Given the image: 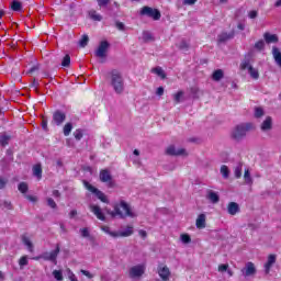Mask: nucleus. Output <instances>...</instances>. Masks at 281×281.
Wrapping results in <instances>:
<instances>
[{
  "label": "nucleus",
  "instance_id": "obj_39",
  "mask_svg": "<svg viewBox=\"0 0 281 281\" xmlns=\"http://www.w3.org/2000/svg\"><path fill=\"white\" fill-rule=\"evenodd\" d=\"M251 60L249 59V57H246L241 64H240V69L245 70V69H249Z\"/></svg>",
  "mask_w": 281,
  "mask_h": 281
},
{
  "label": "nucleus",
  "instance_id": "obj_20",
  "mask_svg": "<svg viewBox=\"0 0 281 281\" xmlns=\"http://www.w3.org/2000/svg\"><path fill=\"white\" fill-rule=\"evenodd\" d=\"M271 128H273V121L271 116H268L261 124V131H271Z\"/></svg>",
  "mask_w": 281,
  "mask_h": 281
},
{
  "label": "nucleus",
  "instance_id": "obj_48",
  "mask_svg": "<svg viewBox=\"0 0 281 281\" xmlns=\"http://www.w3.org/2000/svg\"><path fill=\"white\" fill-rule=\"evenodd\" d=\"M265 115V110L262 108H255V117H262Z\"/></svg>",
  "mask_w": 281,
  "mask_h": 281
},
{
  "label": "nucleus",
  "instance_id": "obj_3",
  "mask_svg": "<svg viewBox=\"0 0 281 281\" xmlns=\"http://www.w3.org/2000/svg\"><path fill=\"white\" fill-rule=\"evenodd\" d=\"M252 128L254 124L251 123L239 124L232 131L231 137L235 142H240V139L247 136V131H251Z\"/></svg>",
  "mask_w": 281,
  "mask_h": 281
},
{
  "label": "nucleus",
  "instance_id": "obj_56",
  "mask_svg": "<svg viewBox=\"0 0 281 281\" xmlns=\"http://www.w3.org/2000/svg\"><path fill=\"white\" fill-rule=\"evenodd\" d=\"M7 184H8V180L0 178V190H3V188H5Z\"/></svg>",
  "mask_w": 281,
  "mask_h": 281
},
{
  "label": "nucleus",
  "instance_id": "obj_28",
  "mask_svg": "<svg viewBox=\"0 0 281 281\" xmlns=\"http://www.w3.org/2000/svg\"><path fill=\"white\" fill-rule=\"evenodd\" d=\"M232 38H234V34L222 33L218 35V43H226Z\"/></svg>",
  "mask_w": 281,
  "mask_h": 281
},
{
  "label": "nucleus",
  "instance_id": "obj_4",
  "mask_svg": "<svg viewBox=\"0 0 281 281\" xmlns=\"http://www.w3.org/2000/svg\"><path fill=\"white\" fill-rule=\"evenodd\" d=\"M83 186L86 189H88L89 192L94 194L97 199H100L102 203H109V198H106V194L104 192L100 191L98 188L93 187L89 181L83 180Z\"/></svg>",
  "mask_w": 281,
  "mask_h": 281
},
{
  "label": "nucleus",
  "instance_id": "obj_5",
  "mask_svg": "<svg viewBox=\"0 0 281 281\" xmlns=\"http://www.w3.org/2000/svg\"><path fill=\"white\" fill-rule=\"evenodd\" d=\"M142 16H148L154 21H159L161 19V12L158 9H153L150 7H143L140 10Z\"/></svg>",
  "mask_w": 281,
  "mask_h": 281
},
{
  "label": "nucleus",
  "instance_id": "obj_24",
  "mask_svg": "<svg viewBox=\"0 0 281 281\" xmlns=\"http://www.w3.org/2000/svg\"><path fill=\"white\" fill-rule=\"evenodd\" d=\"M22 243L27 247L29 251H34V244H32V240H30V237L26 235H22Z\"/></svg>",
  "mask_w": 281,
  "mask_h": 281
},
{
  "label": "nucleus",
  "instance_id": "obj_42",
  "mask_svg": "<svg viewBox=\"0 0 281 281\" xmlns=\"http://www.w3.org/2000/svg\"><path fill=\"white\" fill-rule=\"evenodd\" d=\"M102 229L112 238H117V232H112L111 228H109V226H103Z\"/></svg>",
  "mask_w": 281,
  "mask_h": 281
},
{
  "label": "nucleus",
  "instance_id": "obj_6",
  "mask_svg": "<svg viewBox=\"0 0 281 281\" xmlns=\"http://www.w3.org/2000/svg\"><path fill=\"white\" fill-rule=\"evenodd\" d=\"M99 179L102 183H108V188H115V181H113V176L108 169H102L99 173Z\"/></svg>",
  "mask_w": 281,
  "mask_h": 281
},
{
  "label": "nucleus",
  "instance_id": "obj_25",
  "mask_svg": "<svg viewBox=\"0 0 281 281\" xmlns=\"http://www.w3.org/2000/svg\"><path fill=\"white\" fill-rule=\"evenodd\" d=\"M225 76V72H223V69H217L213 72L212 78L215 82H220V80H223Z\"/></svg>",
  "mask_w": 281,
  "mask_h": 281
},
{
  "label": "nucleus",
  "instance_id": "obj_2",
  "mask_svg": "<svg viewBox=\"0 0 281 281\" xmlns=\"http://www.w3.org/2000/svg\"><path fill=\"white\" fill-rule=\"evenodd\" d=\"M109 81L110 86L112 87L113 91L117 95H122L124 93V77H122V72L119 70H112L109 74Z\"/></svg>",
  "mask_w": 281,
  "mask_h": 281
},
{
  "label": "nucleus",
  "instance_id": "obj_55",
  "mask_svg": "<svg viewBox=\"0 0 281 281\" xmlns=\"http://www.w3.org/2000/svg\"><path fill=\"white\" fill-rule=\"evenodd\" d=\"M25 199H27V201H31V203H36V201H38V198L33 195H25Z\"/></svg>",
  "mask_w": 281,
  "mask_h": 281
},
{
  "label": "nucleus",
  "instance_id": "obj_16",
  "mask_svg": "<svg viewBox=\"0 0 281 281\" xmlns=\"http://www.w3.org/2000/svg\"><path fill=\"white\" fill-rule=\"evenodd\" d=\"M227 212L231 214V216H236L238 212H240V206L236 202L228 203Z\"/></svg>",
  "mask_w": 281,
  "mask_h": 281
},
{
  "label": "nucleus",
  "instance_id": "obj_17",
  "mask_svg": "<svg viewBox=\"0 0 281 281\" xmlns=\"http://www.w3.org/2000/svg\"><path fill=\"white\" fill-rule=\"evenodd\" d=\"M277 257L276 255H269L268 256V261L265 265V271L266 273H269L271 271V268L273 265H276Z\"/></svg>",
  "mask_w": 281,
  "mask_h": 281
},
{
  "label": "nucleus",
  "instance_id": "obj_34",
  "mask_svg": "<svg viewBox=\"0 0 281 281\" xmlns=\"http://www.w3.org/2000/svg\"><path fill=\"white\" fill-rule=\"evenodd\" d=\"M89 16L92 21H102V15L98 14L94 10L89 12Z\"/></svg>",
  "mask_w": 281,
  "mask_h": 281
},
{
  "label": "nucleus",
  "instance_id": "obj_37",
  "mask_svg": "<svg viewBox=\"0 0 281 281\" xmlns=\"http://www.w3.org/2000/svg\"><path fill=\"white\" fill-rule=\"evenodd\" d=\"M221 175L224 177V179H229V168L223 165L221 167Z\"/></svg>",
  "mask_w": 281,
  "mask_h": 281
},
{
  "label": "nucleus",
  "instance_id": "obj_7",
  "mask_svg": "<svg viewBox=\"0 0 281 281\" xmlns=\"http://www.w3.org/2000/svg\"><path fill=\"white\" fill-rule=\"evenodd\" d=\"M109 47H111V44H109L106 41H102L99 44L94 56H97V58H106V52H109Z\"/></svg>",
  "mask_w": 281,
  "mask_h": 281
},
{
  "label": "nucleus",
  "instance_id": "obj_14",
  "mask_svg": "<svg viewBox=\"0 0 281 281\" xmlns=\"http://www.w3.org/2000/svg\"><path fill=\"white\" fill-rule=\"evenodd\" d=\"M158 276L161 278L162 281L170 280V268H168V266H164L162 268L159 267Z\"/></svg>",
  "mask_w": 281,
  "mask_h": 281
},
{
  "label": "nucleus",
  "instance_id": "obj_9",
  "mask_svg": "<svg viewBox=\"0 0 281 281\" xmlns=\"http://www.w3.org/2000/svg\"><path fill=\"white\" fill-rule=\"evenodd\" d=\"M67 120V114L65 112L57 110L53 113V124L60 126Z\"/></svg>",
  "mask_w": 281,
  "mask_h": 281
},
{
  "label": "nucleus",
  "instance_id": "obj_64",
  "mask_svg": "<svg viewBox=\"0 0 281 281\" xmlns=\"http://www.w3.org/2000/svg\"><path fill=\"white\" fill-rule=\"evenodd\" d=\"M34 71H38V66H33L32 68H30L27 74H34Z\"/></svg>",
  "mask_w": 281,
  "mask_h": 281
},
{
  "label": "nucleus",
  "instance_id": "obj_23",
  "mask_svg": "<svg viewBox=\"0 0 281 281\" xmlns=\"http://www.w3.org/2000/svg\"><path fill=\"white\" fill-rule=\"evenodd\" d=\"M10 139H12V136L7 133H0V146H8L10 144Z\"/></svg>",
  "mask_w": 281,
  "mask_h": 281
},
{
  "label": "nucleus",
  "instance_id": "obj_30",
  "mask_svg": "<svg viewBox=\"0 0 281 281\" xmlns=\"http://www.w3.org/2000/svg\"><path fill=\"white\" fill-rule=\"evenodd\" d=\"M244 181L245 183H247V186H251V183H254V179H251V173L249 172V169L245 170Z\"/></svg>",
  "mask_w": 281,
  "mask_h": 281
},
{
  "label": "nucleus",
  "instance_id": "obj_12",
  "mask_svg": "<svg viewBox=\"0 0 281 281\" xmlns=\"http://www.w3.org/2000/svg\"><path fill=\"white\" fill-rule=\"evenodd\" d=\"M90 210L99 221H106V216H104V213H102V209H100L99 205L91 204Z\"/></svg>",
  "mask_w": 281,
  "mask_h": 281
},
{
  "label": "nucleus",
  "instance_id": "obj_40",
  "mask_svg": "<svg viewBox=\"0 0 281 281\" xmlns=\"http://www.w3.org/2000/svg\"><path fill=\"white\" fill-rule=\"evenodd\" d=\"M53 277H54L55 280H57V281H63V280H64L63 270H54V271H53Z\"/></svg>",
  "mask_w": 281,
  "mask_h": 281
},
{
  "label": "nucleus",
  "instance_id": "obj_8",
  "mask_svg": "<svg viewBox=\"0 0 281 281\" xmlns=\"http://www.w3.org/2000/svg\"><path fill=\"white\" fill-rule=\"evenodd\" d=\"M146 273V266L144 265H137L130 269V278H142L143 274Z\"/></svg>",
  "mask_w": 281,
  "mask_h": 281
},
{
  "label": "nucleus",
  "instance_id": "obj_49",
  "mask_svg": "<svg viewBox=\"0 0 281 281\" xmlns=\"http://www.w3.org/2000/svg\"><path fill=\"white\" fill-rule=\"evenodd\" d=\"M181 98H183V91H179L178 93H176L173 95V100H175L176 104H179V102H181Z\"/></svg>",
  "mask_w": 281,
  "mask_h": 281
},
{
  "label": "nucleus",
  "instance_id": "obj_43",
  "mask_svg": "<svg viewBox=\"0 0 281 281\" xmlns=\"http://www.w3.org/2000/svg\"><path fill=\"white\" fill-rule=\"evenodd\" d=\"M255 49L262 52V49H265V40H259L257 43H255Z\"/></svg>",
  "mask_w": 281,
  "mask_h": 281
},
{
  "label": "nucleus",
  "instance_id": "obj_29",
  "mask_svg": "<svg viewBox=\"0 0 281 281\" xmlns=\"http://www.w3.org/2000/svg\"><path fill=\"white\" fill-rule=\"evenodd\" d=\"M248 74L254 80H258V78H260V74L258 72V69L254 68L252 66H249Z\"/></svg>",
  "mask_w": 281,
  "mask_h": 281
},
{
  "label": "nucleus",
  "instance_id": "obj_21",
  "mask_svg": "<svg viewBox=\"0 0 281 281\" xmlns=\"http://www.w3.org/2000/svg\"><path fill=\"white\" fill-rule=\"evenodd\" d=\"M263 38H265V41L268 45L271 44V43H278V41H279V38L276 34H271L269 32H266L263 34Z\"/></svg>",
  "mask_w": 281,
  "mask_h": 281
},
{
  "label": "nucleus",
  "instance_id": "obj_11",
  "mask_svg": "<svg viewBox=\"0 0 281 281\" xmlns=\"http://www.w3.org/2000/svg\"><path fill=\"white\" fill-rule=\"evenodd\" d=\"M166 153L171 157H179L181 155H186V149L183 148L177 149L173 145H171L167 148Z\"/></svg>",
  "mask_w": 281,
  "mask_h": 281
},
{
  "label": "nucleus",
  "instance_id": "obj_10",
  "mask_svg": "<svg viewBox=\"0 0 281 281\" xmlns=\"http://www.w3.org/2000/svg\"><path fill=\"white\" fill-rule=\"evenodd\" d=\"M59 254H60V244H57L55 250H52L50 252H45L43 258L44 260H49L50 262H55L56 265V258H58Z\"/></svg>",
  "mask_w": 281,
  "mask_h": 281
},
{
  "label": "nucleus",
  "instance_id": "obj_60",
  "mask_svg": "<svg viewBox=\"0 0 281 281\" xmlns=\"http://www.w3.org/2000/svg\"><path fill=\"white\" fill-rule=\"evenodd\" d=\"M42 128H43V131H47V117H43V120H42Z\"/></svg>",
  "mask_w": 281,
  "mask_h": 281
},
{
  "label": "nucleus",
  "instance_id": "obj_22",
  "mask_svg": "<svg viewBox=\"0 0 281 281\" xmlns=\"http://www.w3.org/2000/svg\"><path fill=\"white\" fill-rule=\"evenodd\" d=\"M198 229H205V214H200L195 221Z\"/></svg>",
  "mask_w": 281,
  "mask_h": 281
},
{
  "label": "nucleus",
  "instance_id": "obj_47",
  "mask_svg": "<svg viewBox=\"0 0 281 281\" xmlns=\"http://www.w3.org/2000/svg\"><path fill=\"white\" fill-rule=\"evenodd\" d=\"M74 137L75 139H77V142H80V139H82L83 137L82 130H76L74 132Z\"/></svg>",
  "mask_w": 281,
  "mask_h": 281
},
{
  "label": "nucleus",
  "instance_id": "obj_33",
  "mask_svg": "<svg viewBox=\"0 0 281 281\" xmlns=\"http://www.w3.org/2000/svg\"><path fill=\"white\" fill-rule=\"evenodd\" d=\"M235 177L236 179H240L243 177V164H238L235 168Z\"/></svg>",
  "mask_w": 281,
  "mask_h": 281
},
{
  "label": "nucleus",
  "instance_id": "obj_54",
  "mask_svg": "<svg viewBox=\"0 0 281 281\" xmlns=\"http://www.w3.org/2000/svg\"><path fill=\"white\" fill-rule=\"evenodd\" d=\"M115 27H117L121 32H124L126 30V26L124 25V23L120 21L115 22Z\"/></svg>",
  "mask_w": 281,
  "mask_h": 281
},
{
  "label": "nucleus",
  "instance_id": "obj_58",
  "mask_svg": "<svg viewBox=\"0 0 281 281\" xmlns=\"http://www.w3.org/2000/svg\"><path fill=\"white\" fill-rule=\"evenodd\" d=\"M82 276H86V278H89V280H91V278H93V274H91V272L87 271V270H81Z\"/></svg>",
  "mask_w": 281,
  "mask_h": 281
},
{
  "label": "nucleus",
  "instance_id": "obj_32",
  "mask_svg": "<svg viewBox=\"0 0 281 281\" xmlns=\"http://www.w3.org/2000/svg\"><path fill=\"white\" fill-rule=\"evenodd\" d=\"M178 49H181V52H188V49H190V43H188L186 40H182L178 45Z\"/></svg>",
  "mask_w": 281,
  "mask_h": 281
},
{
  "label": "nucleus",
  "instance_id": "obj_44",
  "mask_svg": "<svg viewBox=\"0 0 281 281\" xmlns=\"http://www.w3.org/2000/svg\"><path fill=\"white\" fill-rule=\"evenodd\" d=\"M27 265H29L27 256H23V257L19 260L20 269H23L24 267H27Z\"/></svg>",
  "mask_w": 281,
  "mask_h": 281
},
{
  "label": "nucleus",
  "instance_id": "obj_26",
  "mask_svg": "<svg viewBox=\"0 0 281 281\" xmlns=\"http://www.w3.org/2000/svg\"><path fill=\"white\" fill-rule=\"evenodd\" d=\"M33 175L37 179H43V168L41 167V165H35L33 167Z\"/></svg>",
  "mask_w": 281,
  "mask_h": 281
},
{
  "label": "nucleus",
  "instance_id": "obj_1",
  "mask_svg": "<svg viewBox=\"0 0 281 281\" xmlns=\"http://www.w3.org/2000/svg\"><path fill=\"white\" fill-rule=\"evenodd\" d=\"M106 214L112 216V218H115V216H119V218H126V216H130V218H135L137 216L133 211H131V205L126 203L124 200L120 201V204L114 205V211H111V209H105Z\"/></svg>",
  "mask_w": 281,
  "mask_h": 281
},
{
  "label": "nucleus",
  "instance_id": "obj_53",
  "mask_svg": "<svg viewBox=\"0 0 281 281\" xmlns=\"http://www.w3.org/2000/svg\"><path fill=\"white\" fill-rule=\"evenodd\" d=\"M229 269V265H227V263H222V265H220L218 266V271H220V273H225V271H227Z\"/></svg>",
  "mask_w": 281,
  "mask_h": 281
},
{
  "label": "nucleus",
  "instance_id": "obj_52",
  "mask_svg": "<svg viewBox=\"0 0 281 281\" xmlns=\"http://www.w3.org/2000/svg\"><path fill=\"white\" fill-rule=\"evenodd\" d=\"M97 3L99 5V8H106V5H109V3H111V0H97Z\"/></svg>",
  "mask_w": 281,
  "mask_h": 281
},
{
  "label": "nucleus",
  "instance_id": "obj_59",
  "mask_svg": "<svg viewBox=\"0 0 281 281\" xmlns=\"http://www.w3.org/2000/svg\"><path fill=\"white\" fill-rule=\"evenodd\" d=\"M183 5H194L196 3V0H183Z\"/></svg>",
  "mask_w": 281,
  "mask_h": 281
},
{
  "label": "nucleus",
  "instance_id": "obj_45",
  "mask_svg": "<svg viewBox=\"0 0 281 281\" xmlns=\"http://www.w3.org/2000/svg\"><path fill=\"white\" fill-rule=\"evenodd\" d=\"M180 238L184 245H189V243H192V238L188 234H182Z\"/></svg>",
  "mask_w": 281,
  "mask_h": 281
},
{
  "label": "nucleus",
  "instance_id": "obj_15",
  "mask_svg": "<svg viewBox=\"0 0 281 281\" xmlns=\"http://www.w3.org/2000/svg\"><path fill=\"white\" fill-rule=\"evenodd\" d=\"M206 199H207V201H210L213 204H216V203H218V201H221V196L218 195V193H216V191H212V190L206 191Z\"/></svg>",
  "mask_w": 281,
  "mask_h": 281
},
{
  "label": "nucleus",
  "instance_id": "obj_63",
  "mask_svg": "<svg viewBox=\"0 0 281 281\" xmlns=\"http://www.w3.org/2000/svg\"><path fill=\"white\" fill-rule=\"evenodd\" d=\"M156 94L164 95V87L157 88Z\"/></svg>",
  "mask_w": 281,
  "mask_h": 281
},
{
  "label": "nucleus",
  "instance_id": "obj_51",
  "mask_svg": "<svg viewBox=\"0 0 281 281\" xmlns=\"http://www.w3.org/2000/svg\"><path fill=\"white\" fill-rule=\"evenodd\" d=\"M47 206H48V207H52L53 210H56V207H57L58 205L56 204V201H54V199L48 198V199H47Z\"/></svg>",
  "mask_w": 281,
  "mask_h": 281
},
{
  "label": "nucleus",
  "instance_id": "obj_61",
  "mask_svg": "<svg viewBox=\"0 0 281 281\" xmlns=\"http://www.w3.org/2000/svg\"><path fill=\"white\" fill-rule=\"evenodd\" d=\"M38 85H40V83H38V81H36V79H34L33 82H32V85H31V87H34L36 93H38Z\"/></svg>",
  "mask_w": 281,
  "mask_h": 281
},
{
  "label": "nucleus",
  "instance_id": "obj_38",
  "mask_svg": "<svg viewBox=\"0 0 281 281\" xmlns=\"http://www.w3.org/2000/svg\"><path fill=\"white\" fill-rule=\"evenodd\" d=\"M143 41L145 43H150V41H154L153 34L148 31L143 32Z\"/></svg>",
  "mask_w": 281,
  "mask_h": 281
},
{
  "label": "nucleus",
  "instance_id": "obj_57",
  "mask_svg": "<svg viewBox=\"0 0 281 281\" xmlns=\"http://www.w3.org/2000/svg\"><path fill=\"white\" fill-rule=\"evenodd\" d=\"M248 16H249V19H256L258 16V11H256V10L250 11Z\"/></svg>",
  "mask_w": 281,
  "mask_h": 281
},
{
  "label": "nucleus",
  "instance_id": "obj_62",
  "mask_svg": "<svg viewBox=\"0 0 281 281\" xmlns=\"http://www.w3.org/2000/svg\"><path fill=\"white\" fill-rule=\"evenodd\" d=\"M3 206L7 207V210H12V202L10 201H4Z\"/></svg>",
  "mask_w": 281,
  "mask_h": 281
},
{
  "label": "nucleus",
  "instance_id": "obj_35",
  "mask_svg": "<svg viewBox=\"0 0 281 281\" xmlns=\"http://www.w3.org/2000/svg\"><path fill=\"white\" fill-rule=\"evenodd\" d=\"M89 45V35H82L79 41V47H87Z\"/></svg>",
  "mask_w": 281,
  "mask_h": 281
},
{
  "label": "nucleus",
  "instance_id": "obj_19",
  "mask_svg": "<svg viewBox=\"0 0 281 281\" xmlns=\"http://www.w3.org/2000/svg\"><path fill=\"white\" fill-rule=\"evenodd\" d=\"M272 56L274 58V63L281 68V52H280V48L273 46L272 47Z\"/></svg>",
  "mask_w": 281,
  "mask_h": 281
},
{
  "label": "nucleus",
  "instance_id": "obj_27",
  "mask_svg": "<svg viewBox=\"0 0 281 281\" xmlns=\"http://www.w3.org/2000/svg\"><path fill=\"white\" fill-rule=\"evenodd\" d=\"M11 10H13V12H21L23 4L19 0H13L11 2Z\"/></svg>",
  "mask_w": 281,
  "mask_h": 281
},
{
  "label": "nucleus",
  "instance_id": "obj_41",
  "mask_svg": "<svg viewBox=\"0 0 281 281\" xmlns=\"http://www.w3.org/2000/svg\"><path fill=\"white\" fill-rule=\"evenodd\" d=\"M71 65V57L69 55H65L61 60V67H69Z\"/></svg>",
  "mask_w": 281,
  "mask_h": 281
},
{
  "label": "nucleus",
  "instance_id": "obj_13",
  "mask_svg": "<svg viewBox=\"0 0 281 281\" xmlns=\"http://www.w3.org/2000/svg\"><path fill=\"white\" fill-rule=\"evenodd\" d=\"M241 273L249 278V276H256V266L252 262L246 263V267L241 270Z\"/></svg>",
  "mask_w": 281,
  "mask_h": 281
},
{
  "label": "nucleus",
  "instance_id": "obj_36",
  "mask_svg": "<svg viewBox=\"0 0 281 281\" xmlns=\"http://www.w3.org/2000/svg\"><path fill=\"white\" fill-rule=\"evenodd\" d=\"M153 72L157 74L160 78H162V80L166 78V72L161 67L153 68Z\"/></svg>",
  "mask_w": 281,
  "mask_h": 281
},
{
  "label": "nucleus",
  "instance_id": "obj_46",
  "mask_svg": "<svg viewBox=\"0 0 281 281\" xmlns=\"http://www.w3.org/2000/svg\"><path fill=\"white\" fill-rule=\"evenodd\" d=\"M18 189H19L20 192H22V194H25L27 192V190H29L27 183L21 182L18 186Z\"/></svg>",
  "mask_w": 281,
  "mask_h": 281
},
{
  "label": "nucleus",
  "instance_id": "obj_50",
  "mask_svg": "<svg viewBox=\"0 0 281 281\" xmlns=\"http://www.w3.org/2000/svg\"><path fill=\"white\" fill-rule=\"evenodd\" d=\"M80 234H81L82 238H89V236H91V234L89 233V228H87V227L80 228Z\"/></svg>",
  "mask_w": 281,
  "mask_h": 281
},
{
  "label": "nucleus",
  "instance_id": "obj_18",
  "mask_svg": "<svg viewBox=\"0 0 281 281\" xmlns=\"http://www.w3.org/2000/svg\"><path fill=\"white\" fill-rule=\"evenodd\" d=\"M133 226H127L125 231L117 232V238H128V236H133Z\"/></svg>",
  "mask_w": 281,
  "mask_h": 281
},
{
  "label": "nucleus",
  "instance_id": "obj_31",
  "mask_svg": "<svg viewBox=\"0 0 281 281\" xmlns=\"http://www.w3.org/2000/svg\"><path fill=\"white\" fill-rule=\"evenodd\" d=\"M71 131H74V124L66 123L65 126H64V135H65V137H69V135H71Z\"/></svg>",
  "mask_w": 281,
  "mask_h": 281
}]
</instances>
